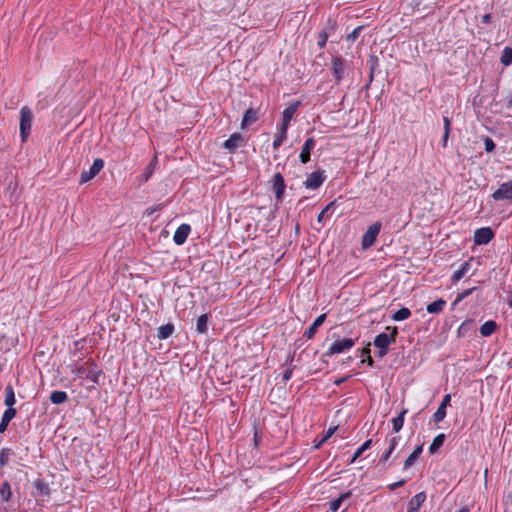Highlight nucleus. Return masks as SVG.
Instances as JSON below:
<instances>
[{
  "mask_svg": "<svg viewBox=\"0 0 512 512\" xmlns=\"http://www.w3.org/2000/svg\"><path fill=\"white\" fill-rule=\"evenodd\" d=\"M33 120V114L27 106H24L20 110V136L22 142H25L28 139V136L31 131Z\"/></svg>",
  "mask_w": 512,
  "mask_h": 512,
  "instance_id": "obj_1",
  "label": "nucleus"
},
{
  "mask_svg": "<svg viewBox=\"0 0 512 512\" xmlns=\"http://www.w3.org/2000/svg\"><path fill=\"white\" fill-rule=\"evenodd\" d=\"M386 329L391 330V333H380L374 339V346L378 349H388L389 345L396 341V336L398 334L397 327H387Z\"/></svg>",
  "mask_w": 512,
  "mask_h": 512,
  "instance_id": "obj_2",
  "label": "nucleus"
},
{
  "mask_svg": "<svg viewBox=\"0 0 512 512\" xmlns=\"http://www.w3.org/2000/svg\"><path fill=\"white\" fill-rule=\"evenodd\" d=\"M381 226L382 225L380 222H375L368 227V229L362 236V248L363 249H367L374 244V242L376 241V238L381 230Z\"/></svg>",
  "mask_w": 512,
  "mask_h": 512,
  "instance_id": "obj_3",
  "label": "nucleus"
},
{
  "mask_svg": "<svg viewBox=\"0 0 512 512\" xmlns=\"http://www.w3.org/2000/svg\"><path fill=\"white\" fill-rule=\"evenodd\" d=\"M355 344V341L351 338H344L340 340H336L326 352L327 356H332L335 354L344 353L350 350Z\"/></svg>",
  "mask_w": 512,
  "mask_h": 512,
  "instance_id": "obj_4",
  "label": "nucleus"
},
{
  "mask_svg": "<svg viewBox=\"0 0 512 512\" xmlns=\"http://www.w3.org/2000/svg\"><path fill=\"white\" fill-rule=\"evenodd\" d=\"M104 167V161L96 158L88 171H83L80 176V183L84 184L93 179Z\"/></svg>",
  "mask_w": 512,
  "mask_h": 512,
  "instance_id": "obj_5",
  "label": "nucleus"
},
{
  "mask_svg": "<svg viewBox=\"0 0 512 512\" xmlns=\"http://www.w3.org/2000/svg\"><path fill=\"white\" fill-rule=\"evenodd\" d=\"M325 179H326L325 172L323 170L322 171L318 170V171L312 172L311 174H309L307 176V179L304 182V186L307 189L315 190V189H318L323 184Z\"/></svg>",
  "mask_w": 512,
  "mask_h": 512,
  "instance_id": "obj_6",
  "label": "nucleus"
},
{
  "mask_svg": "<svg viewBox=\"0 0 512 512\" xmlns=\"http://www.w3.org/2000/svg\"><path fill=\"white\" fill-rule=\"evenodd\" d=\"M492 198L496 201L512 199V180L504 182L492 194Z\"/></svg>",
  "mask_w": 512,
  "mask_h": 512,
  "instance_id": "obj_7",
  "label": "nucleus"
},
{
  "mask_svg": "<svg viewBox=\"0 0 512 512\" xmlns=\"http://www.w3.org/2000/svg\"><path fill=\"white\" fill-rule=\"evenodd\" d=\"M494 236V232L490 227L479 228L474 232V243L476 245H485L489 243Z\"/></svg>",
  "mask_w": 512,
  "mask_h": 512,
  "instance_id": "obj_8",
  "label": "nucleus"
},
{
  "mask_svg": "<svg viewBox=\"0 0 512 512\" xmlns=\"http://www.w3.org/2000/svg\"><path fill=\"white\" fill-rule=\"evenodd\" d=\"M331 70L336 83L344 77V61L340 57H334L331 63Z\"/></svg>",
  "mask_w": 512,
  "mask_h": 512,
  "instance_id": "obj_9",
  "label": "nucleus"
},
{
  "mask_svg": "<svg viewBox=\"0 0 512 512\" xmlns=\"http://www.w3.org/2000/svg\"><path fill=\"white\" fill-rule=\"evenodd\" d=\"M272 182H273L272 187H273L275 196H276L277 200H281L283 198L285 188H286V184H285L284 178L281 175V173H276L273 176Z\"/></svg>",
  "mask_w": 512,
  "mask_h": 512,
  "instance_id": "obj_10",
  "label": "nucleus"
},
{
  "mask_svg": "<svg viewBox=\"0 0 512 512\" xmlns=\"http://www.w3.org/2000/svg\"><path fill=\"white\" fill-rule=\"evenodd\" d=\"M191 228L188 224H181L175 231L173 241L176 245H182L188 238Z\"/></svg>",
  "mask_w": 512,
  "mask_h": 512,
  "instance_id": "obj_11",
  "label": "nucleus"
},
{
  "mask_svg": "<svg viewBox=\"0 0 512 512\" xmlns=\"http://www.w3.org/2000/svg\"><path fill=\"white\" fill-rule=\"evenodd\" d=\"M450 401H451V395L446 394L443 397L438 409L436 410V412L433 415L434 422L439 423L446 417V408L450 404Z\"/></svg>",
  "mask_w": 512,
  "mask_h": 512,
  "instance_id": "obj_12",
  "label": "nucleus"
},
{
  "mask_svg": "<svg viewBox=\"0 0 512 512\" xmlns=\"http://www.w3.org/2000/svg\"><path fill=\"white\" fill-rule=\"evenodd\" d=\"M314 147H315L314 138H312V137L308 138L305 141V143L302 147V150L300 152L299 158H300L301 163L306 164L310 161V153Z\"/></svg>",
  "mask_w": 512,
  "mask_h": 512,
  "instance_id": "obj_13",
  "label": "nucleus"
},
{
  "mask_svg": "<svg viewBox=\"0 0 512 512\" xmlns=\"http://www.w3.org/2000/svg\"><path fill=\"white\" fill-rule=\"evenodd\" d=\"M426 500V493L419 492L408 502L407 512H418L422 504Z\"/></svg>",
  "mask_w": 512,
  "mask_h": 512,
  "instance_id": "obj_14",
  "label": "nucleus"
},
{
  "mask_svg": "<svg viewBox=\"0 0 512 512\" xmlns=\"http://www.w3.org/2000/svg\"><path fill=\"white\" fill-rule=\"evenodd\" d=\"M242 142V135L240 133H234L224 142V147L230 152H234L238 147L241 146Z\"/></svg>",
  "mask_w": 512,
  "mask_h": 512,
  "instance_id": "obj_15",
  "label": "nucleus"
},
{
  "mask_svg": "<svg viewBox=\"0 0 512 512\" xmlns=\"http://www.w3.org/2000/svg\"><path fill=\"white\" fill-rule=\"evenodd\" d=\"M300 105V102H294L290 104L285 110L283 111V123L282 127H285L287 129L291 119L293 118L294 114L296 113L298 107Z\"/></svg>",
  "mask_w": 512,
  "mask_h": 512,
  "instance_id": "obj_16",
  "label": "nucleus"
},
{
  "mask_svg": "<svg viewBox=\"0 0 512 512\" xmlns=\"http://www.w3.org/2000/svg\"><path fill=\"white\" fill-rule=\"evenodd\" d=\"M258 118L257 110L253 108H248L243 115L242 122H241V128L245 129L249 125L255 123Z\"/></svg>",
  "mask_w": 512,
  "mask_h": 512,
  "instance_id": "obj_17",
  "label": "nucleus"
},
{
  "mask_svg": "<svg viewBox=\"0 0 512 512\" xmlns=\"http://www.w3.org/2000/svg\"><path fill=\"white\" fill-rule=\"evenodd\" d=\"M326 319V314L319 315L312 325L304 332V337L307 339H311L314 337L315 333L317 332V329L323 324V322Z\"/></svg>",
  "mask_w": 512,
  "mask_h": 512,
  "instance_id": "obj_18",
  "label": "nucleus"
},
{
  "mask_svg": "<svg viewBox=\"0 0 512 512\" xmlns=\"http://www.w3.org/2000/svg\"><path fill=\"white\" fill-rule=\"evenodd\" d=\"M15 415L16 409L14 408H7L4 411L0 422V433H4L7 430L9 422L15 417Z\"/></svg>",
  "mask_w": 512,
  "mask_h": 512,
  "instance_id": "obj_19",
  "label": "nucleus"
},
{
  "mask_svg": "<svg viewBox=\"0 0 512 512\" xmlns=\"http://www.w3.org/2000/svg\"><path fill=\"white\" fill-rule=\"evenodd\" d=\"M422 451H423V445L422 444L418 445L414 449V451L405 460L403 469L407 470L408 468H410L416 462V460L419 458Z\"/></svg>",
  "mask_w": 512,
  "mask_h": 512,
  "instance_id": "obj_20",
  "label": "nucleus"
},
{
  "mask_svg": "<svg viewBox=\"0 0 512 512\" xmlns=\"http://www.w3.org/2000/svg\"><path fill=\"white\" fill-rule=\"evenodd\" d=\"M470 261L463 262L457 270L454 271L452 275V280L457 282L461 280L469 271L470 269Z\"/></svg>",
  "mask_w": 512,
  "mask_h": 512,
  "instance_id": "obj_21",
  "label": "nucleus"
},
{
  "mask_svg": "<svg viewBox=\"0 0 512 512\" xmlns=\"http://www.w3.org/2000/svg\"><path fill=\"white\" fill-rule=\"evenodd\" d=\"M174 332V325L172 323H167L158 328L157 337L160 340H164L169 338Z\"/></svg>",
  "mask_w": 512,
  "mask_h": 512,
  "instance_id": "obj_22",
  "label": "nucleus"
},
{
  "mask_svg": "<svg viewBox=\"0 0 512 512\" xmlns=\"http://www.w3.org/2000/svg\"><path fill=\"white\" fill-rule=\"evenodd\" d=\"M497 324L495 321L489 320L480 326V334L484 337H488L495 332Z\"/></svg>",
  "mask_w": 512,
  "mask_h": 512,
  "instance_id": "obj_23",
  "label": "nucleus"
},
{
  "mask_svg": "<svg viewBox=\"0 0 512 512\" xmlns=\"http://www.w3.org/2000/svg\"><path fill=\"white\" fill-rule=\"evenodd\" d=\"M446 305V301L444 299H438L427 305L426 310L430 314L440 313Z\"/></svg>",
  "mask_w": 512,
  "mask_h": 512,
  "instance_id": "obj_24",
  "label": "nucleus"
},
{
  "mask_svg": "<svg viewBox=\"0 0 512 512\" xmlns=\"http://www.w3.org/2000/svg\"><path fill=\"white\" fill-rule=\"evenodd\" d=\"M4 404L8 406V408H13L12 406L15 404V393L12 385L8 384L5 387V399Z\"/></svg>",
  "mask_w": 512,
  "mask_h": 512,
  "instance_id": "obj_25",
  "label": "nucleus"
},
{
  "mask_svg": "<svg viewBox=\"0 0 512 512\" xmlns=\"http://www.w3.org/2000/svg\"><path fill=\"white\" fill-rule=\"evenodd\" d=\"M68 399V395L64 391L55 390L50 394V401L53 404H62Z\"/></svg>",
  "mask_w": 512,
  "mask_h": 512,
  "instance_id": "obj_26",
  "label": "nucleus"
},
{
  "mask_svg": "<svg viewBox=\"0 0 512 512\" xmlns=\"http://www.w3.org/2000/svg\"><path fill=\"white\" fill-rule=\"evenodd\" d=\"M445 441V434L441 433L438 434L432 441L431 445L429 446V452L431 454H434L437 452V450L443 445Z\"/></svg>",
  "mask_w": 512,
  "mask_h": 512,
  "instance_id": "obj_27",
  "label": "nucleus"
},
{
  "mask_svg": "<svg viewBox=\"0 0 512 512\" xmlns=\"http://www.w3.org/2000/svg\"><path fill=\"white\" fill-rule=\"evenodd\" d=\"M34 488L37 491V494L40 496H48L50 493V489L46 483H44L42 480L37 479L33 483Z\"/></svg>",
  "mask_w": 512,
  "mask_h": 512,
  "instance_id": "obj_28",
  "label": "nucleus"
},
{
  "mask_svg": "<svg viewBox=\"0 0 512 512\" xmlns=\"http://www.w3.org/2000/svg\"><path fill=\"white\" fill-rule=\"evenodd\" d=\"M208 329V316L203 314L198 317L196 322V330L198 333L204 334Z\"/></svg>",
  "mask_w": 512,
  "mask_h": 512,
  "instance_id": "obj_29",
  "label": "nucleus"
},
{
  "mask_svg": "<svg viewBox=\"0 0 512 512\" xmlns=\"http://www.w3.org/2000/svg\"><path fill=\"white\" fill-rule=\"evenodd\" d=\"M410 316H411V311L408 308L403 307V308L399 309L398 311H396L392 315V319L394 321H403V320L408 319Z\"/></svg>",
  "mask_w": 512,
  "mask_h": 512,
  "instance_id": "obj_30",
  "label": "nucleus"
},
{
  "mask_svg": "<svg viewBox=\"0 0 512 512\" xmlns=\"http://www.w3.org/2000/svg\"><path fill=\"white\" fill-rule=\"evenodd\" d=\"M372 440L368 439L366 440L358 449L354 452L351 463L355 462L356 459H358L366 450H368L371 447Z\"/></svg>",
  "mask_w": 512,
  "mask_h": 512,
  "instance_id": "obj_31",
  "label": "nucleus"
},
{
  "mask_svg": "<svg viewBox=\"0 0 512 512\" xmlns=\"http://www.w3.org/2000/svg\"><path fill=\"white\" fill-rule=\"evenodd\" d=\"M350 496V493H343L338 498L330 502V510L336 512L342 505L343 501Z\"/></svg>",
  "mask_w": 512,
  "mask_h": 512,
  "instance_id": "obj_32",
  "label": "nucleus"
},
{
  "mask_svg": "<svg viewBox=\"0 0 512 512\" xmlns=\"http://www.w3.org/2000/svg\"><path fill=\"white\" fill-rule=\"evenodd\" d=\"M406 412H407V410H403L397 417H394L392 419L393 430L395 432H399L402 429L403 424H404V416H405Z\"/></svg>",
  "mask_w": 512,
  "mask_h": 512,
  "instance_id": "obj_33",
  "label": "nucleus"
},
{
  "mask_svg": "<svg viewBox=\"0 0 512 512\" xmlns=\"http://www.w3.org/2000/svg\"><path fill=\"white\" fill-rule=\"evenodd\" d=\"M500 61L504 66H509L510 64H512V48H504L500 57Z\"/></svg>",
  "mask_w": 512,
  "mask_h": 512,
  "instance_id": "obj_34",
  "label": "nucleus"
},
{
  "mask_svg": "<svg viewBox=\"0 0 512 512\" xmlns=\"http://www.w3.org/2000/svg\"><path fill=\"white\" fill-rule=\"evenodd\" d=\"M0 495L4 502H7L10 500L12 492L11 487L8 482H4L0 488Z\"/></svg>",
  "mask_w": 512,
  "mask_h": 512,
  "instance_id": "obj_35",
  "label": "nucleus"
},
{
  "mask_svg": "<svg viewBox=\"0 0 512 512\" xmlns=\"http://www.w3.org/2000/svg\"><path fill=\"white\" fill-rule=\"evenodd\" d=\"M368 65L370 68V75H369V81L371 82L374 77V73L376 68L378 67V58L375 55H371L368 60Z\"/></svg>",
  "mask_w": 512,
  "mask_h": 512,
  "instance_id": "obj_36",
  "label": "nucleus"
},
{
  "mask_svg": "<svg viewBox=\"0 0 512 512\" xmlns=\"http://www.w3.org/2000/svg\"><path fill=\"white\" fill-rule=\"evenodd\" d=\"M286 137H287V129H285V127H282L280 133L276 136V138L273 142V148L278 149L282 145V143L286 139Z\"/></svg>",
  "mask_w": 512,
  "mask_h": 512,
  "instance_id": "obj_37",
  "label": "nucleus"
},
{
  "mask_svg": "<svg viewBox=\"0 0 512 512\" xmlns=\"http://www.w3.org/2000/svg\"><path fill=\"white\" fill-rule=\"evenodd\" d=\"M156 164H157V157L155 156L154 159L146 167V170H145V172L143 174V177H144L145 181H147L151 177V175L153 174Z\"/></svg>",
  "mask_w": 512,
  "mask_h": 512,
  "instance_id": "obj_38",
  "label": "nucleus"
},
{
  "mask_svg": "<svg viewBox=\"0 0 512 512\" xmlns=\"http://www.w3.org/2000/svg\"><path fill=\"white\" fill-rule=\"evenodd\" d=\"M484 148H485V151L488 153L493 152L495 149L494 141L491 138L486 137L484 140Z\"/></svg>",
  "mask_w": 512,
  "mask_h": 512,
  "instance_id": "obj_39",
  "label": "nucleus"
},
{
  "mask_svg": "<svg viewBox=\"0 0 512 512\" xmlns=\"http://www.w3.org/2000/svg\"><path fill=\"white\" fill-rule=\"evenodd\" d=\"M475 289H476V287H472L470 289L464 290L462 293H460L457 296L455 303H458V302L462 301L463 299H465L466 297H468Z\"/></svg>",
  "mask_w": 512,
  "mask_h": 512,
  "instance_id": "obj_40",
  "label": "nucleus"
},
{
  "mask_svg": "<svg viewBox=\"0 0 512 512\" xmlns=\"http://www.w3.org/2000/svg\"><path fill=\"white\" fill-rule=\"evenodd\" d=\"M472 321L463 322L458 328V335L462 336L471 327Z\"/></svg>",
  "mask_w": 512,
  "mask_h": 512,
  "instance_id": "obj_41",
  "label": "nucleus"
},
{
  "mask_svg": "<svg viewBox=\"0 0 512 512\" xmlns=\"http://www.w3.org/2000/svg\"><path fill=\"white\" fill-rule=\"evenodd\" d=\"M399 440H400L399 436L392 437L390 439L388 449H391V451L394 452V450L396 449V446L398 445Z\"/></svg>",
  "mask_w": 512,
  "mask_h": 512,
  "instance_id": "obj_42",
  "label": "nucleus"
},
{
  "mask_svg": "<svg viewBox=\"0 0 512 512\" xmlns=\"http://www.w3.org/2000/svg\"><path fill=\"white\" fill-rule=\"evenodd\" d=\"M393 452L391 451V449H387L380 457L379 459V463H382V462H386L391 456H392Z\"/></svg>",
  "mask_w": 512,
  "mask_h": 512,
  "instance_id": "obj_43",
  "label": "nucleus"
},
{
  "mask_svg": "<svg viewBox=\"0 0 512 512\" xmlns=\"http://www.w3.org/2000/svg\"><path fill=\"white\" fill-rule=\"evenodd\" d=\"M405 483H406V480L405 479H401L398 482L390 484L388 486V488L393 491V490L397 489L398 487L403 486Z\"/></svg>",
  "mask_w": 512,
  "mask_h": 512,
  "instance_id": "obj_44",
  "label": "nucleus"
},
{
  "mask_svg": "<svg viewBox=\"0 0 512 512\" xmlns=\"http://www.w3.org/2000/svg\"><path fill=\"white\" fill-rule=\"evenodd\" d=\"M360 30H361V27L355 28L353 30V32L348 35L347 39L351 40V41H354L358 37V34H359Z\"/></svg>",
  "mask_w": 512,
  "mask_h": 512,
  "instance_id": "obj_45",
  "label": "nucleus"
},
{
  "mask_svg": "<svg viewBox=\"0 0 512 512\" xmlns=\"http://www.w3.org/2000/svg\"><path fill=\"white\" fill-rule=\"evenodd\" d=\"M292 371L293 369L292 368H289L287 369L284 373H283V376H282V379L284 382H287L288 380L291 379L292 377Z\"/></svg>",
  "mask_w": 512,
  "mask_h": 512,
  "instance_id": "obj_46",
  "label": "nucleus"
},
{
  "mask_svg": "<svg viewBox=\"0 0 512 512\" xmlns=\"http://www.w3.org/2000/svg\"><path fill=\"white\" fill-rule=\"evenodd\" d=\"M8 462V456L6 455L5 451L2 450L0 453V465L4 466Z\"/></svg>",
  "mask_w": 512,
  "mask_h": 512,
  "instance_id": "obj_47",
  "label": "nucleus"
},
{
  "mask_svg": "<svg viewBox=\"0 0 512 512\" xmlns=\"http://www.w3.org/2000/svg\"><path fill=\"white\" fill-rule=\"evenodd\" d=\"M443 122H444V132H450V126H451L450 119L445 116V117H443Z\"/></svg>",
  "mask_w": 512,
  "mask_h": 512,
  "instance_id": "obj_48",
  "label": "nucleus"
},
{
  "mask_svg": "<svg viewBox=\"0 0 512 512\" xmlns=\"http://www.w3.org/2000/svg\"><path fill=\"white\" fill-rule=\"evenodd\" d=\"M327 41V34L325 32H322L320 34V40H319V46L323 47Z\"/></svg>",
  "mask_w": 512,
  "mask_h": 512,
  "instance_id": "obj_49",
  "label": "nucleus"
},
{
  "mask_svg": "<svg viewBox=\"0 0 512 512\" xmlns=\"http://www.w3.org/2000/svg\"><path fill=\"white\" fill-rule=\"evenodd\" d=\"M335 207V201L330 202L326 207L322 210L325 214L332 211Z\"/></svg>",
  "mask_w": 512,
  "mask_h": 512,
  "instance_id": "obj_50",
  "label": "nucleus"
},
{
  "mask_svg": "<svg viewBox=\"0 0 512 512\" xmlns=\"http://www.w3.org/2000/svg\"><path fill=\"white\" fill-rule=\"evenodd\" d=\"M491 21V15L490 14H485L483 15L482 17V22L485 23V24H489Z\"/></svg>",
  "mask_w": 512,
  "mask_h": 512,
  "instance_id": "obj_51",
  "label": "nucleus"
},
{
  "mask_svg": "<svg viewBox=\"0 0 512 512\" xmlns=\"http://www.w3.org/2000/svg\"><path fill=\"white\" fill-rule=\"evenodd\" d=\"M449 134H450V132H444L443 141H442L443 142V147H446V145H447Z\"/></svg>",
  "mask_w": 512,
  "mask_h": 512,
  "instance_id": "obj_52",
  "label": "nucleus"
},
{
  "mask_svg": "<svg viewBox=\"0 0 512 512\" xmlns=\"http://www.w3.org/2000/svg\"><path fill=\"white\" fill-rule=\"evenodd\" d=\"M325 215H326V214H325L323 211H321V212L319 213L318 217H317V221H318L319 223H323Z\"/></svg>",
  "mask_w": 512,
  "mask_h": 512,
  "instance_id": "obj_53",
  "label": "nucleus"
},
{
  "mask_svg": "<svg viewBox=\"0 0 512 512\" xmlns=\"http://www.w3.org/2000/svg\"><path fill=\"white\" fill-rule=\"evenodd\" d=\"M387 352H388V349H379L378 350V356L380 358H382V357H384L387 354Z\"/></svg>",
  "mask_w": 512,
  "mask_h": 512,
  "instance_id": "obj_54",
  "label": "nucleus"
},
{
  "mask_svg": "<svg viewBox=\"0 0 512 512\" xmlns=\"http://www.w3.org/2000/svg\"><path fill=\"white\" fill-rule=\"evenodd\" d=\"M334 432V429H329L326 436L324 437V439L322 440V442L326 441Z\"/></svg>",
  "mask_w": 512,
  "mask_h": 512,
  "instance_id": "obj_55",
  "label": "nucleus"
},
{
  "mask_svg": "<svg viewBox=\"0 0 512 512\" xmlns=\"http://www.w3.org/2000/svg\"><path fill=\"white\" fill-rule=\"evenodd\" d=\"M365 361L368 363V365H370V366L373 365V359L371 358L370 355H367V359Z\"/></svg>",
  "mask_w": 512,
  "mask_h": 512,
  "instance_id": "obj_56",
  "label": "nucleus"
},
{
  "mask_svg": "<svg viewBox=\"0 0 512 512\" xmlns=\"http://www.w3.org/2000/svg\"><path fill=\"white\" fill-rule=\"evenodd\" d=\"M508 305H509V307L512 308V291L510 292V294L508 296Z\"/></svg>",
  "mask_w": 512,
  "mask_h": 512,
  "instance_id": "obj_57",
  "label": "nucleus"
},
{
  "mask_svg": "<svg viewBox=\"0 0 512 512\" xmlns=\"http://www.w3.org/2000/svg\"><path fill=\"white\" fill-rule=\"evenodd\" d=\"M458 512H470V511L467 507H463Z\"/></svg>",
  "mask_w": 512,
  "mask_h": 512,
  "instance_id": "obj_58",
  "label": "nucleus"
},
{
  "mask_svg": "<svg viewBox=\"0 0 512 512\" xmlns=\"http://www.w3.org/2000/svg\"><path fill=\"white\" fill-rule=\"evenodd\" d=\"M363 353L366 354V355H369L370 354V349L369 348H365L363 350Z\"/></svg>",
  "mask_w": 512,
  "mask_h": 512,
  "instance_id": "obj_59",
  "label": "nucleus"
},
{
  "mask_svg": "<svg viewBox=\"0 0 512 512\" xmlns=\"http://www.w3.org/2000/svg\"><path fill=\"white\" fill-rule=\"evenodd\" d=\"M344 381V378L335 381L336 385H340Z\"/></svg>",
  "mask_w": 512,
  "mask_h": 512,
  "instance_id": "obj_60",
  "label": "nucleus"
},
{
  "mask_svg": "<svg viewBox=\"0 0 512 512\" xmlns=\"http://www.w3.org/2000/svg\"><path fill=\"white\" fill-rule=\"evenodd\" d=\"M508 106L509 107H512V95L510 96L509 100H508Z\"/></svg>",
  "mask_w": 512,
  "mask_h": 512,
  "instance_id": "obj_61",
  "label": "nucleus"
},
{
  "mask_svg": "<svg viewBox=\"0 0 512 512\" xmlns=\"http://www.w3.org/2000/svg\"><path fill=\"white\" fill-rule=\"evenodd\" d=\"M77 371H78V373H82V372H84V369L82 367H80L77 369Z\"/></svg>",
  "mask_w": 512,
  "mask_h": 512,
  "instance_id": "obj_62",
  "label": "nucleus"
}]
</instances>
